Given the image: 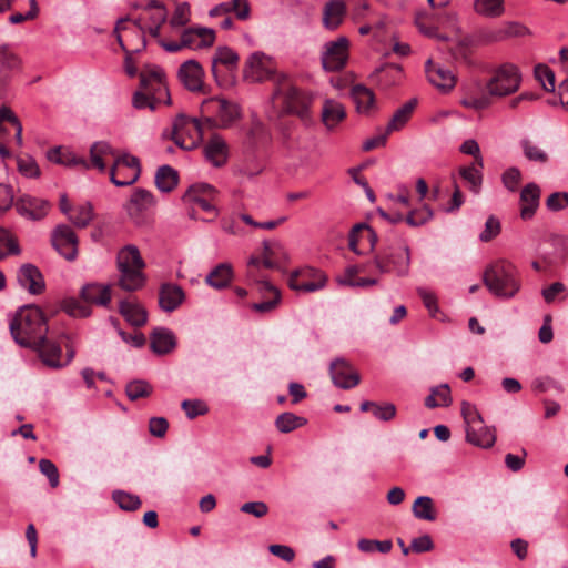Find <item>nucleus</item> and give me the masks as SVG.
<instances>
[{
	"label": "nucleus",
	"mask_w": 568,
	"mask_h": 568,
	"mask_svg": "<svg viewBox=\"0 0 568 568\" xmlns=\"http://www.w3.org/2000/svg\"><path fill=\"white\" fill-rule=\"evenodd\" d=\"M179 181L178 172L170 165H162L158 169L154 178L156 187L161 192H171Z\"/></svg>",
	"instance_id": "40"
},
{
	"label": "nucleus",
	"mask_w": 568,
	"mask_h": 568,
	"mask_svg": "<svg viewBox=\"0 0 568 568\" xmlns=\"http://www.w3.org/2000/svg\"><path fill=\"white\" fill-rule=\"evenodd\" d=\"M243 75L246 81L252 83L273 80L280 75L275 72V64L271 57L264 52H253L246 60L243 70Z\"/></svg>",
	"instance_id": "8"
},
{
	"label": "nucleus",
	"mask_w": 568,
	"mask_h": 568,
	"mask_svg": "<svg viewBox=\"0 0 568 568\" xmlns=\"http://www.w3.org/2000/svg\"><path fill=\"white\" fill-rule=\"evenodd\" d=\"M61 307L68 315L73 317H88L90 315L89 306L83 305L75 298L64 300Z\"/></svg>",
	"instance_id": "54"
},
{
	"label": "nucleus",
	"mask_w": 568,
	"mask_h": 568,
	"mask_svg": "<svg viewBox=\"0 0 568 568\" xmlns=\"http://www.w3.org/2000/svg\"><path fill=\"white\" fill-rule=\"evenodd\" d=\"M460 176L469 185V190L478 194L483 183V174L475 165L464 166L459 170Z\"/></svg>",
	"instance_id": "48"
},
{
	"label": "nucleus",
	"mask_w": 568,
	"mask_h": 568,
	"mask_svg": "<svg viewBox=\"0 0 568 568\" xmlns=\"http://www.w3.org/2000/svg\"><path fill=\"white\" fill-rule=\"evenodd\" d=\"M357 547L362 552L379 551L382 554H387L392 550L393 544L390 540L379 541L363 538L358 540Z\"/></svg>",
	"instance_id": "52"
},
{
	"label": "nucleus",
	"mask_w": 568,
	"mask_h": 568,
	"mask_svg": "<svg viewBox=\"0 0 568 568\" xmlns=\"http://www.w3.org/2000/svg\"><path fill=\"white\" fill-rule=\"evenodd\" d=\"M521 182V172L516 166H510L501 174V183L509 192H516Z\"/></svg>",
	"instance_id": "56"
},
{
	"label": "nucleus",
	"mask_w": 568,
	"mask_h": 568,
	"mask_svg": "<svg viewBox=\"0 0 568 568\" xmlns=\"http://www.w3.org/2000/svg\"><path fill=\"white\" fill-rule=\"evenodd\" d=\"M190 126L194 130V132L196 133V135L199 138H202V126H201V122L199 119L187 118V116L181 114V115L176 116L175 120L173 121L172 139H173L174 143L176 145H179L180 148H186L184 140L181 138V134L185 130H189Z\"/></svg>",
	"instance_id": "29"
},
{
	"label": "nucleus",
	"mask_w": 568,
	"mask_h": 568,
	"mask_svg": "<svg viewBox=\"0 0 568 568\" xmlns=\"http://www.w3.org/2000/svg\"><path fill=\"white\" fill-rule=\"evenodd\" d=\"M483 282L488 291L499 298H511L520 290L516 267L505 260H498L487 265Z\"/></svg>",
	"instance_id": "2"
},
{
	"label": "nucleus",
	"mask_w": 568,
	"mask_h": 568,
	"mask_svg": "<svg viewBox=\"0 0 568 568\" xmlns=\"http://www.w3.org/2000/svg\"><path fill=\"white\" fill-rule=\"evenodd\" d=\"M520 145L524 152V155L532 162L546 163L548 161V154L540 149L538 145L534 144L530 140L524 139L520 141Z\"/></svg>",
	"instance_id": "50"
},
{
	"label": "nucleus",
	"mask_w": 568,
	"mask_h": 568,
	"mask_svg": "<svg viewBox=\"0 0 568 568\" xmlns=\"http://www.w3.org/2000/svg\"><path fill=\"white\" fill-rule=\"evenodd\" d=\"M425 72L428 81L442 92L450 91L456 84L454 73L439 64H435L430 59L425 63Z\"/></svg>",
	"instance_id": "17"
},
{
	"label": "nucleus",
	"mask_w": 568,
	"mask_h": 568,
	"mask_svg": "<svg viewBox=\"0 0 568 568\" xmlns=\"http://www.w3.org/2000/svg\"><path fill=\"white\" fill-rule=\"evenodd\" d=\"M306 423V418L297 416L294 413L285 412L276 417L275 427L280 433L287 434L304 426Z\"/></svg>",
	"instance_id": "44"
},
{
	"label": "nucleus",
	"mask_w": 568,
	"mask_h": 568,
	"mask_svg": "<svg viewBox=\"0 0 568 568\" xmlns=\"http://www.w3.org/2000/svg\"><path fill=\"white\" fill-rule=\"evenodd\" d=\"M272 97L273 99H281L284 113L294 114L305 123L311 121L312 97L295 87L285 74L281 73L275 79V89Z\"/></svg>",
	"instance_id": "3"
},
{
	"label": "nucleus",
	"mask_w": 568,
	"mask_h": 568,
	"mask_svg": "<svg viewBox=\"0 0 568 568\" xmlns=\"http://www.w3.org/2000/svg\"><path fill=\"white\" fill-rule=\"evenodd\" d=\"M21 61L8 47H0V93L12 72L20 68Z\"/></svg>",
	"instance_id": "26"
},
{
	"label": "nucleus",
	"mask_w": 568,
	"mask_h": 568,
	"mask_svg": "<svg viewBox=\"0 0 568 568\" xmlns=\"http://www.w3.org/2000/svg\"><path fill=\"white\" fill-rule=\"evenodd\" d=\"M500 229L501 227H500L499 220L496 216L490 215L486 220L484 231L479 234V240L481 242L491 241L494 237H496L500 233Z\"/></svg>",
	"instance_id": "58"
},
{
	"label": "nucleus",
	"mask_w": 568,
	"mask_h": 568,
	"mask_svg": "<svg viewBox=\"0 0 568 568\" xmlns=\"http://www.w3.org/2000/svg\"><path fill=\"white\" fill-rule=\"evenodd\" d=\"M119 312L124 320L134 327H141L148 321L146 310L135 301H121L119 304Z\"/></svg>",
	"instance_id": "22"
},
{
	"label": "nucleus",
	"mask_w": 568,
	"mask_h": 568,
	"mask_svg": "<svg viewBox=\"0 0 568 568\" xmlns=\"http://www.w3.org/2000/svg\"><path fill=\"white\" fill-rule=\"evenodd\" d=\"M181 406L190 419L207 413V406L202 400L185 399Z\"/></svg>",
	"instance_id": "59"
},
{
	"label": "nucleus",
	"mask_w": 568,
	"mask_h": 568,
	"mask_svg": "<svg viewBox=\"0 0 568 568\" xmlns=\"http://www.w3.org/2000/svg\"><path fill=\"white\" fill-rule=\"evenodd\" d=\"M18 170L27 178H38L40 175V169L36 160L30 156L18 159Z\"/></svg>",
	"instance_id": "57"
},
{
	"label": "nucleus",
	"mask_w": 568,
	"mask_h": 568,
	"mask_svg": "<svg viewBox=\"0 0 568 568\" xmlns=\"http://www.w3.org/2000/svg\"><path fill=\"white\" fill-rule=\"evenodd\" d=\"M93 219V209L90 203L78 205L71 210L69 220L78 227H85Z\"/></svg>",
	"instance_id": "47"
},
{
	"label": "nucleus",
	"mask_w": 568,
	"mask_h": 568,
	"mask_svg": "<svg viewBox=\"0 0 568 568\" xmlns=\"http://www.w3.org/2000/svg\"><path fill=\"white\" fill-rule=\"evenodd\" d=\"M113 500L118 506L126 511H134L140 508L141 500L139 496L132 495L123 490H114L112 494Z\"/></svg>",
	"instance_id": "49"
},
{
	"label": "nucleus",
	"mask_w": 568,
	"mask_h": 568,
	"mask_svg": "<svg viewBox=\"0 0 568 568\" xmlns=\"http://www.w3.org/2000/svg\"><path fill=\"white\" fill-rule=\"evenodd\" d=\"M349 41L346 37H339L334 41L326 42L322 51V67L327 72L342 70L348 59Z\"/></svg>",
	"instance_id": "11"
},
{
	"label": "nucleus",
	"mask_w": 568,
	"mask_h": 568,
	"mask_svg": "<svg viewBox=\"0 0 568 568\" xmlns=\"http://www.w3.org/2000/svg\"><path fill=\"white\" fill-rule=\"evenodd\" d=\"M232 275L231 265L221 263L206 275L205 283L213 288L222 290L230 284Z\"/></svg>",
	"instance_id": "36"
},
{
	"label": "nucleus",
	"mask_w": 568,
	"mask_h": 568,
	"mask_svg": "<svg viewBox=\"0 0 568 568\" xmlns=\"http://www.w3.org/2000/svg\"><path fill=\"white\" fill-rule=\"evenodd\" d=\"M141 174V164L136 156L122 154L115 158L110 169V181L116 186L135 183Z\"/></svg>",
	"instance_id": "9"
},
{
	"label": "nucleus",
	"mask_w": 568,
	"mask_h": 568,
	"mask_svg": "<svg viewBox=\"0 0 568 568\" xmlns=\"http://www.w3.org/2000/svg\"><path fill=\"white\" fill-rule=\"evenodd\" d=\"M346 14V4L342 0H329L323 8V26L327 30H336Z\"/></svg>",
	"instance_id": "23"
},
{
	"label": "nucleus",
	"mask_w": 568,
	"mask_h": 568,
	"mask_svg": "<svg viewBox=\"0 0 568 568\" xmlns=\"http://www.w3.org/2000/svg\"><path fill=\"white\" fill-rule=\"evenodd\" d=\"M325 275L313 267L295 270L288 277V286L294 291L315 292L325 286Z\"/></svg>",
	"instance_id": "12"
},
{
	"label": "nucleus",
	"mask_w": 568,
	"mask_h": 568,
	"mask_svg": "<svg viewBox=\"0 0 568 568\" xmlns=\"http://www.w3.org/2000/svg\"><path fill=\"white\" fill-rule=\"evenodd\" d=\"M204 155L214 166H222L227 159V145L225 141L219 136H212L204 146Z\"/></svg>",
	"instance_id": "27"
},
{
	"label": "nucleus",
	"mask_w": 568,
	"mask_h": 568,
	"mask_svg": "<svg viewBox=\"0 0 568 568\" xmlns=\"http://www.w3.org/2000/svg\"><path fill=\"white\" fill-rule=\"evenodd\" d=\"M47 158L49 161L64 166L90 168L89 162L85 159L79 158L72 152L63 151L61 146H55L49 150Z\"/></svg>",
	"instance_id": "34"
},
{
	"label": "nucleus",
	"mask_w": 568,
	"mask_h": 568,
	"mask_svg": "<svg viewBox=\"0 0 568 568\" xmlns=\"http://www.w3.org/2000/svg\"><path fill=\"white\" fill-rule=\"evenodd\" d=\"M30 348H33L39 353V356L44 365L51 368H61L64 366L63 362L61 361V347L57 343L50 342L47 336L44 337V342L41 345L31 346Z\"/></svg>",
	"instance_id": "25"
},
{
	"label": "nucleus",
	"mask_w": 568,
	"mask_h": 568,
	"mask_svg": "<svg viewBox=\"0 0 568 568\" xmlns=\"http://www.w3.org/2000/svg\"><path fill=\"white\" fill-rule=\"evenodd\" d=\"M40 471L48 477L51 487L59 485V471L57 466L49 459H41L39 462Z\"/></svg>",
	"instance_id": "63"
},
{
	"label": "nucleus",
	"mask_w": 568,
	"mask_h": 568,
	"mask_svg": "<svg viewBox=\"0 0 568 568\" xmlns=\"http://www.w3.org/2000/svg\"><path fill=\"white\" fill-rule=\"evenodd\" d=\"M213 58L215 59V62L224 64L229 68L236 65L239 61V55L236 54V52L227 47L217 48L215 55Z\"/></svg>",
	"instance_id": "60"
},
{
	"label": "nucleus",
	"mask_w": 568,
	"mask_h": 568,
	"mask_svg": "<svg viewBox=\"0 0 568 568\" xmlns=\"http://www.w3.org/2000/svg\"><path fill=\"white\" fill-rule=\"evenodd\" d=\"M155 205V199L151 191L142 187L133 190L125 210L130 216H138Z\"/></svg>",
	"instance_id": "21"
},
{
	"label": "nucleus",
	"mask_w": 568,
	"mask_h": 568,
	"mask_svg": "<svg viewBox=\"0 0 568 568\" xmlns=\"http://www.w3.org/2000/svg\"><path fill=\"white\" fill-rule=\"evenodd\" d=\"M181 83L190 91H201L203 88L204 71L195 60H187L182 63L178 72Z\"/></svg>",
	"instance_id": "18"
},
{
	"label": "nucleus",
	"mask_w": 568,
	"mask_h": 568,
	"mask_svg": "<svg viewBox=\"0 0 568 568\" xmlns=\"http://www.w3.org/2000/svg\"><path fill=\"white\" fill-rule=\"evenodd\" d=\"M133 105L136 109H145L149 108L151 110H154L156 108V104L160 102L154 99L150 93L145 92L141 89V91H136L133 95Z\"/></svg>",
	"instance_id": "61"
},
{
	"label": "nucleus",
	"mask_w": 568,
	"mask_h": 568,
	"mask_svg": "<svg viewBox=\"0 0 568 568\" xmlns=\"http://www.w3.org/2000/svg\"><path fill=\"white\" fill-rule=\"evenodd\" d=\"M540 187L531 182L520 192V217L525 221L534 217L540 201Z\"/></svg>",
	"instance_id": "20"
},
{
	"label": "nucleus",
	"mask_w": 568,
	"mask_h": 568,
	"mask_svg": "<svg viewBox=\"0 0 568 568\" xmlns=\"http://www.w3.org/2000/svg\"><path fill=\"white\" fill-rule=\"evenodd\" d=\"M474 10L480 16L497 18L505 11L504 0H475Z\"/></svg>",
	"instance_id": "45"
},
{
	"label": "nucleus",
	"mask_w": 568,
	"mask_h": 568,
	"mask_svg": "<svg viewBox=\"0 0 568 568\" xmlns=\"http://www.w3.org/2000/svg\"><path fill=\"white\" fill-rule=\"evenodd\" d=\"M463 414L467 423V440L483 448L491 447L496 442L495 429L484 426L481 416L476 410L467 413L466 404L463 406Z\"/></svg>",
	"instance_id": "10"
},
{
	"label": "nucleus",
	"mask_w": 568,
	"mask_h": 568,
	"mask_svg": "<svg viewBox=\"0 0 568 568\" xmlns=\"http://www.w3.org/2000/svg\"><path fill=\"white\" fill-rule=\"evenodd\" d=\"M521 83L519 68L513 63L498 67L486 83V90L493 98H504L518 91Z\"/></svg>",
	"instance_id": "5"
},
{
	"label": "nucleus",
	"mask_w": 568,
	"mask_h": 568,
	"mask_svg": "<svg viewBox=\"0 0 568 568\" xmlns=\"http://www.w3.org/2000/svg\"><path fill=\"white\" fill-rule=\"evenodd\" d=\"M351 94L358 112L368 113L374 108L375 95L367 87L356 84L352 88Z\"/></svg>",
	"instance_id": "39"
},
{
	"label": "nucleus",
	"mask_w": 568,
	"mask_h": 568,
	"mask_svg": "<svg viewBox=\"0 0 568 568\" xmlns=\"http://www.w3.org/2000/svg\"><path fill=\"white\" fill-rule=\"evenodd\" d=\"M546 205L550 211H560L568 205V192H554L551 193Z\"/></svg>",
	"instance_id": "64"
},
{
	"label": "nucleus",
	"mask_w": 568,
	"mask_h": 568,
	"mask_svg": "<svg viewBox=\"0 0 568 568\" xmlns=\"http://www.w3.org/2000/svg\"><path fill=\"white\" fill-rule=\"evenodd\" d=\"M6 123L10 124L14 129L16 142L18 146H22V124L14 112L9 106L3 105L0 108V140L9 134Z\"/></svg>",
	"instance_id": "31"
},
{
	"label": "nucleus",
	"mask_w": 568,
	"mask_h": 568,
	"mask_svg": "<svg viewBox=\"0 0 568 568\" xmlns=\"http://www.w3.org/2000/svg\"><path fill=\"white\" fill-rule=\"evenodd\" d=\"M346 116L345 108L335 100H325L322 109V121L328 130H333Z\"/></svg>",
	"instance_id": "32"
},
{
	"label": "nucleus",
	"mask_w": 568,
	"mask_h": 568,
	"mask_svg": "<svg viewBox=\"0 0 568 568\" xmlns=\"http://www.w3.org/2000/svg\"><path fill=\"white\" fill-rule=\"evenodd\" d=\"M152 392L151 385L145 381H132L125 387V393L131 400L148 397Z\"/></svg>",
	"instance_id": "53"
},
{
	"label": "nucleus",
	"mask_w": 568,
	"mask_h": 568,
	"mask_svg": "<svg viewBox=\"0 0 568 568\" xmlns=\"http://www.w3.org/2000/svg\"><path fill=\"white\" fill-rule=\"evenodd\" d=\"M535 77L546 91L555 90V73L550 68L545 64H538L535 68Z\"/></svg>",
	"instance_id": "55"
},
{
	"label": "nucleus",
	"mask_w": 568,
	"mask_h": 568,
	"mask_svg": "<svg viewBox=\"0 0 568 568\" xmlns=\"http://www.w3.org/2000/svg\"><path fill=\"white\" fill-rule=\"evenodd\" d=\"M19 285L30 294H41L45 288V282L40 270L30 263L23 264L17 272Z\"/></svg>",
	"instance_id": "16"
},
{
	"label": "nucleus",
	"mask_w": 568,
	"mask_h": 568,
	"mask_svg": "<svg viewBox=\"0 0 568 568\" xmlns=\"http://www.w3.org/2000/svg\"><path fill=\"white\" fill-rule=\"evenodd\" d=\"M256 282L258 284V290L261 293L268 292L273 295V297L268 301L254 303L252 308L260 313H266L274 310L281 300L280 291L266 280H256Z\"/></svg>",
	"instance_id": "38"
},
{
	"label": "nucleus",
	"mask_w": 568,
	"mask_h": 568,
	"mask_svg": "<svg viewBox=\"0 0 568 568\" xmlns=\"http://www.w3.org/2000/svg\"><path fill=\"white\" fill-rule=\"evenodd\" d=\"M493 95L486 90L484 91L478 83L476 88H470L466 91L460 103L468 109L480 111L487 109L491 104Z\"/></svg>",
	"instance_id": "28"
},
{
	"label": "nucleus",
	"mask_w": 568,
	"mask_h": 568,
	"mask_svg": "<svg viewBox=\"0 0 568 568\" xmlns=\"http://www.w3.org/2000/svg\"><path fill=\"white\" fill-rule=\"evenodd\" d=\"M202 113L210 114L205 121L210 125L221 128L230 126L240 118V109L237 104L231 103L225 99L210 98L202 103Z\"/></svg>",
	"instance_id": "7"
},
{
	"label": "nucleus",
	"mask_w": 568,
	"mask_h": 568,
	"mask_svg": "<svg viewBox=\"0 0 568 568\" xmlns=\"http://www.w3.org/2000/svg\"><path fill=\"white\" fill-rule=\"evenodd\" d=\"M53 247L68 261H73L78 254V237L73 230L65 224L58 225L51 234Z\"/></svg>",
	"instance_id": "14"
},
{
	"label": "nucleus",
	"mask_w": 568,
	"mask_h": 568,
	"mask_svg": "<svg viewBox=\"0 0 568 568\" xmlns=\"http://www.w3.org/2000/svg\"><path fill=\"white\" fill-rule=\"evenodd\" d=\"M374 77L381 87L389 88L400 82L403 78V69L397 64H386L377 69Z\"/></svg>",
	"instance_id": "37"
},
{
	"label": "nucleus",
	"mask_w": 568,
	"mask_h": 568,
	"mask_svg": "<svg viewBox=\"0 0 568 568\" xmlns=\"http://www.w3.org/2000/svg\"><path fill=\"white\" fill-rule=\"evenodd\" d=\"M417 105V99H410L406 103H404L400 108H398L393 116L390 118L386 131L387 133H392L395 131L402 130L406 123L409 121L415 108Z\"/></svg>",
	"instance_id": "35"
},
{
	"label": "nucleus",
	"mask_w": 568,
	"mask_h": 568,
	"mask_svg": "<svg viewBox=\"0 0 568 568\" xmlns=\"http://www.w3.org/2000/svg\"><path fill=\"white\" fill-rule=\"evenodd\" d=\"M14 207L22 217L30 221H41L48 215L51 204L44 199L22 194L16 200Z\"/></svg>",
	"instance_id": "13"
},
{
	"label": "nucleus",
	"mask_w": 568,
	"mask_h": 568,
	"mask_svg": "<svg viewBox=\"0 0 568 568\" xmlns=\"http://www.w3.org/2000/svg\"><path fill=\"white\" fill-rule=\"evenodd\" d=\"M185 300L182 287L178 284H162L159 291V306L166 313L175 311Z\"/></svg>",
	"instance_id": "19"
},
{
	"label": "nucleus",
	"mask_w": 568,
	"mask_h": 568,
	"mask_svg": "<svg viewBox=\"0 0 568 568\" xmlns=\"http://www.w3.org/2000/svg\"><path fill=\"white\" fill-rule=\"evenodd\" d=\"M150 347L158 355L170 353L176 345L174 334L165 327H156L150 336Z\"/></svg>",
	"instance_id": "24"
},
{
	"label": "nucleus",
	"mask_w": 568,
	"mask_h": 568,
	"mask_svg": "<svg viewBox=\"0 0 568 568\" xmlns=\"http://www.w3.org/2000/svg\"><path fill=\"white\" fill-rule=\"evenodd\" d=\"M10 332L14 341L23 347L41 345L48 333L42 310L37 305L23 306L11 321Z\"/></svg>",
	"instance_id": "1"
},
{
	"label": "nucleus",
	"mask_w": 568,
	"mask_h": 568,
	"mask_svg": "<svg viewBox=\"0 0 568 568\" xmlns=\"http://www.w3.org/2000/svg\"><path fill=\"white\" fill-rule=\"evenodd\" d=\"M109 155L114 156V159L118 156L109 142H94L90 148V168L93 166L98 169L100 172L105 171L106 165L104 162V158Z\"/></svg>",
	"instance_id": "33"
},
{
	"label": "nucleus",
	"mask_w": 568,
	"mask_h": 568,
	"mask_svg": "<svg viewBox=\"0 0 568 568\" xmlns=\"http://www.w3.org/2000/svg\"><path fill=\"white\" fill-rule=\"evenodd\" d=\"M81 296L88 303L106 306L111 301V290L109 285L91 283L82 287Z\"/></svg>",
	"instance_id": "30"
},
{
	"label": "nucleus",
	"mask_w": 568,
	"mask_h": 568,
	"mask_svg": "<svg viewBox=\"0 0 568 568\" xmlns=\"http://www.w3.org/2000/svg\"><path fill=\"white\" fill-rule=\"evenodd\" d=\"M452 404L450 388L448 384H442L430 389V394L425 398V406L427 408H435L438 406L447 407Z\"/></svg>",
	"instance_id": "42"
},
{
	"label": "nucleus",
	"mask_w": 568,
	"mask_h": 568,
	"mask_svg": "<svg viewBox=\"0 0 568 568\" xmlns=\"http://www.w3.org/2000/svg\"><path fill=\"white\" fill-rule=\"evenodd\" d=\"M361 410L362 412L371 410L373 416L376 419L382 420V422H388V420L393 419L396 415V407L394 404H390V403H385V404L381 405L376 402L365 400L361 404Z\"/></svg>",
	"instance_id": "41"
},
{
	"label": "nucleus",
	"mask_w": 568,
	"mask_h": 568,
	"mask_svg": "<svg viewBox=\"0 0 568 568\" xmlns=\"http://www.w3.org/2000/svg\"><path fill=\"white\" fill-rule=\"evenodd\" d=\"M150 85H156L160 89H164V72L159 67H149L144 69L140 74V87L150 88Z\"/></svg>",
	"instance_id": "46"
},
{
	"label": "nucleus",
	"mask_w": 568,
	"mask_h": 568,
	"mask_svg": "<svg viewBox=\"0 0 568 568\" xmlns=\"http://www.w3.org/2000/svg\"><path fill=\"white\" fill-rule=\"evenodd\" d=\"M13 204V187L9 184L0 183V215L10 210Z\"/></svg>",
	"instance_id": "62"
},
{
	"label": "nucleus",
	"mask_w": 568,
	"mask_h": 568,
	"mask_svg": "<svg viewBox=\"0 0 568 568\" xmlns=\"http://www.w3.org/2000/svg\"><path fill=\"white\" fill-rule=\"evenodd\" d=\"M329 374L334 385L342 389H351L359 383L358 373L344 358L331 363Z\"/></svg>",
	"instance_id": "15"
},
{
	"label": "nucleus",
	"mask_w": 568,
	"mask_h": 568,
	"mask_svg": "<svg viewBox=\"0 0 568 568\" xmlns=\"http://www.w3.org/2000/svg\"><path fill=\"white\" fill-rule=\"evenodd\" d=\"M412 511L417 519L427 521H434L436 519L434 501L429 496L417 497L413 504Z\"/></svg>",
	"instance_id": "43"
},
{
	"label": "nucleus",
	"mask_w": 568,
	"mask_h": 568,
	"mask_svg": "<svg viewBox=\"0 0 568 568\" xmlns=\"http://www.w3.org/2000/svg\"><path fill=\"white\" fill-rule=\"evenodd\" d=\"M433 216V210L425 204L420 209L410 211L405 217V221L410 226H420L430 221Z\"/></svg>",
	"instance_id": "51"
},
{
	"label": "nucleus",
	"mask_w": 568,
	"mask_h": 568,
	"mask_svg": "<svg viewBox=\"0 0 568 568\" xmlns=\"http://www.w3.org/2000/svg\"><path fill=\"white\" fill-rule=\"evenodd\" d=\"M374 264L381 273L407 276L410 267V250L405 244L392 245L375 256Z\"/></svg>",
	"instance_id": "6"
},
{
	"label": "nucleus",
	"mask_w": 568,
	"mask_h": 568,
	"mask_svg": "<svg viewBox=\"0 0 568 568\" xmlns=\"http://www.w3.org/2000/svg\"><path fill=\"white\" fill-rule=\"evenodd\" d=\"M116 265L120 272L119 286L128 292L140 290L145 282L143 268L145 263L135 245H126L116 256Z\"/></svg>",
	"instance_id": "4"
}]
</instances>
